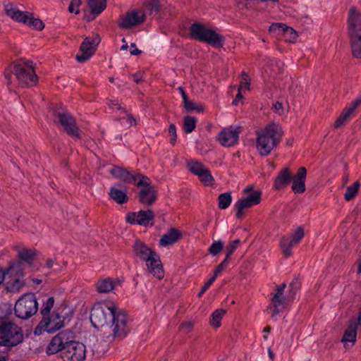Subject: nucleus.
<instances>
[{
    "mask_svg": "<svg viewBox=\"0 0 361 361\" xmlns=\"http://www.w3.org/2000/svg\"><path fill=\"white\" fill-rule=\"evenodd\" d=\"M183 106L185 110L188 112L193 111L201 112L203 111V107L201 105H197L193 102L190 101L188 98L183 101Z\"/></svg>",
    "mask_w": 361,
    "mask_h": 361,
    "instance_id": "nucleus-42",
    "label": "nucleus"
},
{
    "mask_svg": "<svg viewBox=\"0 0 361 361\" xmlns=\"http://www.w3.org/2000/svg\"><path fill=\"white\" fill-rule=\"evenodd\" d=\"M197 119L193 116H186L183 120V130L186 133H192L195 128Z\"/></svg>",
    "mask_w": 361,
    "mask_h": 361,
    "instance_id": "nucleus-38",
    "label": "nucleus"
},
{
    "mask_svg": "<svg viewBox=\"0 0 361 361\" xmlns=\"http://www.w3.org/2000/svg\"><path fill=\"white\" fill-rule=\"evenodd\" d=\"M188 167L191 173L196 176H198L206 168L201 162L195 160L188 161Z\"/></svg>",
    "mask_w": 361,
    "mask_h": 361,
    "instance_id": "nucleus-39",
    "label": "nucleus"
},
{
    "mask_svg": "<svg viewBox=\"0 0 361 361\" xmlns=\"http://www.w3.org/2000/svg\"><path fill=\"white\" fill-rule=\"evenodd\" d=\"M64 361H84L86 357V346L79 341H75L62 352Z\"/></svg>",
    "mask_w": 361,
    "mask_h": 361,
    "instance_id": "nucleus-16",
    "label": "nucleus"
},
{
    "mask_svg": "<svg viewBox=\"0 0 361 361\" xmlns=\"http://www.w3.org/2000/svg\"><path fill=\"white\" fill-rule=\"evenodd\" d=\"M358 324L361 325V309L358 315Z\"/></svg>",
    "mask_w": 361,
    "mask_h": 361,
    "instance_id": "nucleus-64",
    "label": "nucleus"
},
{
    "mask_svg": "<svg viewBox=\"0 0 361 361\" xmlns=\"http://www.w3.org/2000/svg\"><path fill=\"white\" fill-rule=\"evenodd\" d=\"M145 6L151 14L157 13L159 9V3L158 0H147L145 4Z\"/></svg>",
    "mask_w": 361,
    "mask_h": 361,
    "instance_id": "nucleus-44",
    "label": "nucleus"
},
{
    "mask_svg": "<svg viewBox=\"0 0 361 361\" xmlns=\"http://www.w3.org/2000/svg\"><path fill=\"white\" fill-rule=\"evenodd\" d=\"M271 33H276L279 36H283L286 41L293 43L298 37L297 32L290 27L283 23H273L269 29Z\"/></svg>",
    "mask_w": 361,
    "mask_h": 361,
    "instance_id": "nucleus-21",
    "label": "nucleus"
},
{
    "mask_svg": "<svg viewBox=\"0 0 361 361\" xmlns=\"http://www.w3.org/2000/svg\"><path fill=\"white\" fill-rule=\"evenodd\" d=\"M64 326V318L59 313L53 312L44 317L35 330V334L39 335L42 330L52 334Z\"/></svg>",
    "mask_w": 361,
    "mask_h": 361,
    "instance_id": "nucleus-13",
    "label": "nucleus"
},
{
    "mask_svg": "<svg viewBox=\"0 0 361 361\" xmlns=\"http://www.w3.org/2000/svg\"><path fill=\"white\" fill-rule=\"evenodd\" d=\"M232 196L230 192L221 193L218 197V205L221 209H227L231 204Z\"/></svg>",
    "mask_w": 361,
    "mask_h": 361,
    "instance_id": "nucleus-36",
    "label": "nucleus"
},
{
    "mask_svg": "<svg viewBox=\"0 0 361 361\" xmlns=\"http://www.w3.org/2000/svg\"><path fill=\"white\" fill-rule=\"evenodd\" d=\"M4 10L8 16L11 18L13 20L20 23L23 22L26 13V12L20 11L11 3L5 4Z\"/></svg>",
    "mask_w": 361,
    "mask_h": 361,
    "instance_id": "nucleus-29",
    "label": "nucleus"
},
{
    "mask_svg": "<svg viewBox=\"0 0 361 361\" xmlns=\"http://www.w3.org/2000/svg\"><path fill=\"white\" fill-rule=\"evenodd\" d=\"M134 81L136 83H139L142 80V75L140 73H136L133 75Z\"/></svg>",
    "mask_w": 361,
    "mask_h": 361,
    "instance_id": "nucleus-55",
    "label": "nucleus"
},
{
    "mask_svg": "<svg viewBox=\"0 0 361 361\" xmlns=\"http://www.w3.org/2000/svg\"><path fill=\"white\" fill-rule=\"evenodd\" d=\"M224 245V243L220 240L214 241L209 247L208 251L211 255H216L222 250Z\"/></svg>",
    "mask_w": 361,
    "mask_h": 361,
    "instance_id": "nucleus-43",
    "label": "nucleus"
},
{
    "mask_svg": "<svg viewBox=\"0 0 361 361\" xmlns=\"http://www.w3.org/2000/svg\"><path fill=\"white\" fill-rule=\"evenodd\" d=\"M6 276L10 279L6 283V289L11 293H18L25 286V271L21 262H11L5 269Z\"/></svg>",
    "mask_w": 361,
    "mask_h": 361,
    "instance_id": "nucleus-8",
    "label": "nucleus"
},
{
    "mask_svg": "<svg viewBox=\"0 0 361 361\" xmlns=\"http://www.w3.org/2000/svg\"><path fill=\"white\" fill-rule=\"evenodd\" d=\"M8 356L7 354L4 353L0 355V361H6Z\"/></svg>",
    "mask_w": 361,
    "mask_h": 361,
    "instance_id": "nucleus-60",
    "label": "nucleus"
},
{
    "mask_svg": "<svg viewBox=\"0 0 361 361\" xmlns=\"http://www.w3.org/2000/svg\"><path fill=\"white\" fill-rule=\"evenodd\" d=\"M109 195L111 200L120 204H122L128 200L126 192L119 190L116 187H111L110 188Z\"/></svg>",
    "mask_w": 361,
    "mask_h": 361,
    "instance_id": "nucleus-32",
    "label": "nucleus"
},
{
    "mask_svg": "<svg viewBox=\"0 0 361 361\" xmlns=\"http://www.w3.org/2000/svg\"><path fill=\"white\" fill-rule=\"evenodd\" d=\"M22 23L27 24L30 27L37 30H42L44 27V23L40 19L35 18L32 14H29L27 13H25Z\"/></svg>",
    "mask_w": 361,
    "mask_h": 361,
    "instance_id": "nucleus-33",
    "label": "nucleus"
},
{
    "mask_svg": "<svg viewBox=\"0 0 361 361\" xmlns=\"http://www.w3.org/2000/svg\"><path fill=\"white\" fill-rule=\"evenodd\" d=\"M116 283L110 278L99 280L96 284V289L99 293H107L115 288Z\"/></svg>",
    "mask_w": 361,
    "mask_h": 361,
    "instance_id": "nucleus-31",
    "label": "nucleus"
},
{
    "mask_svg": "<svg viewBox=\"0 0 361 361\" xmlns=\"http://www.w3.org/2000/svg\"><path fill=\"white\" fill-rule=\"evenodd\" d=\"M133 253L136 258L145 262L147 270L158 279L164 277V270L159 255L140 240H135Z\"/></svg>",
    "mask_w": 361,
    "mask_h": 361,
    "instance_id": "nucleus-4",
    "label": "nucleus"
},
{
    "mask_svg": "<svg viewBox=\"0 0 361 361\" xmlns=\"http://www.w3.org/2000/svg\"><path fill=\"white\" fill-rule=\"evenodd\" d=\"M228 262V259L226 258L216 267V268L214 270V274L213 276H215V278L219 276L221 272L224 270V269L226 267Z\"/></svg>",
    "mask_w": 361,
    "mask_h": 361,
    "instance_id": "nucleus-50",
    "label": "nucleus"
},
{
    "mask_svg": "<svg viewBox=\"0 0 361 361\" xmlns=\"http://www.w3.org/2000/svg\"><path fill=\"white\" fill-rule=\"evenodd\" d=\"M286 284L285 283L278 286L274 289V292L271 293V302L273 305V315L278 314L282 310L289 306L293 302L294 298V293L285 294V288Z\"/></svg>",
    "mask_w": 361,
    "mask_h": 361,
    "instance_id": "nucleus-10",
    "label": "nucleus"
},
{
    "mask_svg": "<svg viewBox=\"0 0 361 361\" xmlns=\"http://www.w3.org/2000/svg\"><path fill=\"white\" fill-rule=\"evenodd\" d=\"M240 133V128L230 126L219 133L218 140L224 147H231L238 142Z\"/></svg>",
    "mask_w": 361,
    "mask_h": 361,
    "instance_id": "nucleus-19",
    "label": "nucleus"
},
{
    "mask_svg": "<svg viewBox=\"0 0 361 361\" xmlns=\"http://www.w3.org/2000/svg\"><path fill=\"white\" fill-rule=\"evenodd\" d=\"M197 176L205 185H211L214 180L210 171L207 168H205Z\"/></svg>",
    "mask_w": 361,
    "mask_h": 361,
    "instance_id": "nucleus-40",
    "label": "nucleus"
},
{
    "mask_svg": "<svg viewBox=\"0 0 361 361\" xmlns=\"http://www.w3.org/2000/svg\"><path fill=\"white\" fill-rule=\"evenodd\" d=\"M54 121L61 125L70 136L74 138L80 137L79 128L76 126L75 118L69 112L56 111L54 114Z\"/></svg>",
    "mask_w": 361,
    "mask_h": 361,
    "instance_id": "nucleus-14",
    "label": "nucleus"
},
{
    "mask_svg": "<svg viewBox=\"0 0 361 361\" xmlns=\"http://www.w3.org/2000/svg\"><path fill=\"white\" fill-rule=\"evenodd\" d=\"M54 299L53 297L49 298L46 300V302H44L43 303V305H42V307L41 310V314L43 317L51 314L50 311L52 309V307H54Z\"/></svg>",
    "mask_w": 361,
    "mask_h": 361,
    "instance_id": "nucleus-41",
    "label": "nucleus"
},
{
    "mask_svg": "<svg viewBox=\"0 0 361 361\" xmlns=\"http://www.w3.org/2000/svg\"><path fill=\"white\" fill-rule=\"evenodd\" d=\"M268 354H269V357H270V359L274 360V354L270 348L268 349Z\"/></svg>",
    "mask_w": 361,
    "mask_h": 361,
    "instance_id": "nucleus-61",
    "label": "nucleus"
},
{
    "mask_svg": "<svg viewBox=\"0 0 361 361\" xmlns=\"http://www.w3.org/2000/svg\"><path fill=\"white\" fill-rule=\"evenodd\" d=\"M176 137H173V136H171V140H170V142H171L172 145H175L176 141Z\"/></svg>",
    "mask_w": 361,
    "mask_h": 361,
    "instance_id": "nucleus-63",
    "label": "nucleus"
},
{
    "mask_svg": "<svg viewBox=\"0 0 361 361\" xmlns=\"http://www.w3.org/2000/svg\"><path fill=\"white\" fill-rule=\"evenodd\" d=\"M250 78L249 75L245 73H242V80L240 82L238 90L240 92H243L245 90H247L250 89Z\"/></svg>",
    "mask_w": 361,
    "mask_h": 361,
    "instance_id": "nucleus-46",
    "label": "nucleus"
},
{
    "mask_svg": "<svg viewBox=\"0 0 361 361\" xmlns=\"http://www.w3.org/2000/svg\"><path fill=\"white\" fill-rule=\"evenodd\" d=\"M178 90L179 91V92L180 93L181 96H182V99H183V101L185 100L186 99H188V95L187 94L185 93L184 89L183 87L180 86L178 87Z\"/></svg>",
    "mask_w": 361,
    "mask_h": 361,
    "instance_id": "nucleus-57",
    "label": "nucleus"
},
{
    "mask_svg": "<svg viewBox=\"0 0 361 361\" xmlns=\"http://www.w3.org/2000/svg\"><path fill=\"white\" fill-rule=\"evenodd\" d=\"M80 0H72L69 6H68V11L70 13H75V14H78L79 11V6L80 4Z\"/></svg>",
    "mask_w": 361,
    "mask_h": 361,
    "instance_id": "nucleus-49",
    "label": "nucleus"
},
{
    "mask_svg": "<svg viewBox=\"0 0 361 361\" xmlns=\"http://www.w3.org/2000/svg\"><path fill=\"white\" fill-rule=\"evenodd\" d=\"M300 288V283L298 279H295L292 281V282L289 285V290L288 293H294V298H295V294L298 290Z\"/></svg>",
    "mask_w": 361,
    "mask_h": 361,
    "instance_id": "nucleus-48",
    "label": "nucleus"
},
{
    "mask_svg": "<svg viewBox=\"0 0 361 361\" xmlns=\"http://www.w3.org/2000/svg\"><path fill=\"white\" fill-rule=\"evenodd\" d=\"M145 20V13L140 10H131L121 16L118 26L128 29L142 23Z\"/></svg>",
    "mask_w": 361,
    "mask_h": 361,
    "instance_id": "nucleus-17",
    "label": "nucleus"
},
{
    "mask_svg": "<svg viewBox=\"0 0 361 361\" xmlns=\"http://www.w3.org/2000/svg\"><path fill=\"white\" fill-rule=\"evenodd\" d=\"M100 42L98 35L86 37L80 47V51L76 55L75 59L79 63L87 61L95 52L97 47Z\"/></svg>",
    "mask_w": 361,
    "mask_h": 361,
    "instance_id": "nucleus-15",
    "label": "nucleus"
},
{
    "mask_svg": "<svg viewBox=\"0 0 361 361\" xmlns=\"http://www.w3.org/2000/svg\"><path fill=\"white\" fill-rule=\"evenodd\" d=\"M140 53H141V51H140V50H139V49L136 47V46H135V44L134 43H132V44H130V54H131L132 55H138V54H140Z\"/></svg>",
    "mask_w": 361,
    "mask_h": 361,
    "instance_id": "nucleus-53",
    "label": "nucleus"
},
{
    "mask_svg": "<svg viewBox=\"0 0 361 361\" xmlns=\"http://www.w3.org/2000/svg\"><path fill=\"white\" fill-rule=\"evenodd\" d=\"M360 104L361 99H357L353 101L349 106L346 107L336 120L334 128H338L343 125L350 118V115Z\"/></svg>",
    "mask_w": 361,
    "mask_h": 361,
    "instance_id": "nucleus-24",
    "label": "nucleus"
},
{
    "mask_svg": "<svg viewBox=\"0 0 361 361\" xmlns=\"http://www.w3.org/2000/svg\"><path fill=\"white\" fill-rule=\"evenodd\" d=\"M87 4L91 11V16L87 18L88 21L94 19L106 7V0H88Z\"/></svg>",
    "mask_w": 361,
    "mask_h": 361,
    "instance_id": "nucleus-27",
    "label": "nucleus"
},
{
    "mask_svg": "<svg viewBox=\"0 0 361 361\" xmlns=\"http://www.w3.org/2000/svg\"><path fill=\"white\" fill-rule=\"evenodd\" d=\"M75 334L71 330H65L56 334L49 342L47 348V353L55 354L61 350L64 351L66 346L75 342Z\"/></svg>",
    "mask_w": 361,
    "mask_h": 361,
    "instance_id": "nucleus-11",
    "label": "nucleus"
},
{
    "mask_svg": "<svg viewBox=\"0 0 361 361\" xmlns=\"http://www.w3.org/2000/svg\"><path fill=\"white\" fill-rule=\"evenodd\" d=\"M357 329V325L356 324L355 322H352L349 324L341 339V341L344 343L345 346L346 345L347 343H351L353 344L355 342Z\"/></svg>",
    "mask_w": 361,
    "mask_h": 361,
    "instance_id": "nucleus-30",
    "label": "nucleus"
},
{
    "mask_svg": "<svg viewBox=\"0 0 361 361\" xmlns=\"http://www.w3.org/2000/svg\"><path fill=\"white\" fill-rule=\"evenodd\" d=\"M215 280V276H212V278H210L209 280L202 287L200 292L198 293V297H201L204 293V292L210 287V286L214 283Z\"/></svg>",
    "mask_w": 361,
    "mask_h": 361,
    "instance_id": "nucleus-51",
    "label": "nucleus"
},
{
    "mask_svg": "<svg viewBox=\"0 0 361 361\" xmlns=\"http://www.w3.org/2000/svg\"><path fill=\"white\" fill-rule=\"evenodd\" d=\"M182 236L180 232L176 229L171 228L166 233L162 235L159 240L161 246H167L176 243Z\"/></svg>",
    "mask_w": 361,
    "mask_h": 361,
    "instance_id": "nucleus-28",
    "label": "nucleus"
},
{
    "mask_svg": "<svg viewBox=\"0 0 361 361\" xmlns=\"http://www.w3.org/2000/svg\"><path fill=\"white\" fill-rule=\"evenodd\" d=\"M128 119H129V123H130V126H133V125L135 124L136 122H135V120L133 118L130 117Z\"/></svg>",
    "mask_w": 361,
    "mask_h": 361,
    "instance_id": "nucleus-62",
    "label": "nucleus"
},
{
    "mask_svg": "<svg viewBox=\"0 0 361 361\" xmlns=\"http://www.w3.org/2000/svg\"><path fill=\"white\" fill-rule=\"evenodd\" d=\"M348 28L353 56L361 59V13L355 7L348 11Z\"/></svg>",
    "mask_w": 361,
    "mask_h": 361,
    "instance_id": "nucleus-5",
    "label": "nucleus"
},
{
    "mask_svg": "<svg viewBox=\"0 0 361 361\" xmlns=\"http://www.w3.org/2000/svg\"><path fill=\"white\" fill-rule=\"evenodd\" d=\"M239 243L240 240L238 239L234 240L230 243L229 245L226 248V258L229 259L231 255L238 247Z\"/></svg>",
    "mask_w": 361,
    "mask_h": 361,
    "instance_id": "nucleus-47",
    "label": "nucleus"
},
{
    "mask_svg": "<svg viewBox=\"0 0 361 361\" xmlns=\"http://www.w3.org/2000/svg\"><path fill=\"white\" fill-rule=\"evenodd\" d=\"M109 173L116 178L122 181L140 185H147L148 184V178L140 173H132L129 171L119 166H113Z\"/></svg>",
    "mask_w": 361,
    "mask_h": 361,
    "instance_id": "nucleus-12",
    "label": "nucleus"
},
{
    "mask_svg": "<svg viewBox=\"0 0 361 361\" xmlns=\"http://www.w3.org/2000/svg\"><path fill=\"white\" fill-rule=\"evenodd\" d=\"M193 327V323L191 321H186L180 324V328L190 331Z\"/></svg>",
    "mask_w": 361,
    "mask_h": 361,
    "instance_id": "nucleus-52",
    "label": "nucleus"
},
{
    "mask_svg": "<svg viewBox=\"0 0 361 361\" xmlns=\"http://www.w3.org/2000/svg\"><path fill=\"white\" fill-rule=\"evenodd\" d=\"M140 193V200L142 204H152L156 200L157 195L154 188L149 186V179L148 178V184L143 185Z\"/></svg>",
    "mask_w": 361,
    "mask_h": 361,
    "instance_id": "nucleus-26",
    "label": "nucleus"
},
{
    "mask_svg": "<svg viewBox=\"0 0 361 361\" xmlns=\"http://www.w3.org/2000/svg\"><path fill=\"white\" fill-rule=\"evenodd\" d=\"M296 244L292 241L290 237L283 236L281 239L280 246L285 257H288L292 255V247Z\"/></svg>",
    "mask_w": 361,
    "mask_h": 361,
    "instance_id": "nucleus-34",
    "label": "nucleus"
},
{
    "mask_svg": "<svg viewBox=\"0 0 361 361\" xmlns=\"http://www.w3.org/2000/svg\"><path fill=\"white\" fill-rule=\"evenodd\" d=\"M154 214L151 210H140L138 212H130L126 215V221L130 224L147 226L153 220Z\"/></svg>",
    "mask_w": 361,
    "mask_h": 361,
    "instance_id": "nucleus-20",
    "label": "nucleus"
},
{
    "mask_svg": "<svg viewBox=\"0 0 361 361\" xmlns=\"http://www.w3.org/2000/svg\"><path fill=\"white\" fill-rule=\"evenodd\" d=\"M292 180V174L288 167L283 169L274 179L273 188L276 190L286 188Z\"/></svg>",
    "mask_w": 361,
    "mask_h": 361,
    "instance_id": "nucleus-23",
    "label": "nucleus"
},
{
    "mask_svg": "<svg viewBox=\"0 0 361 361\" xmlns=\"http://www.w3.org/2000/svg\"><path fill=\"white\" fill-rule=\"evenodd\" d=\"M242 92H240V90H238V93L237 94L235 99L233 101V105H237L239 100L243 99V96L241 94Z\"/></svg>",
    "mask_w": 361,
    "mask_h": 361,
    "instance_id": "nucleus-58",
    "label": "nucleus"
},
{
    "mask_svg": "<svg viewBox=\"0 0 361 361\" xmlns=\"http://www.w3.org/2000/svg\"><path fill=\"white\" fill-rule=\"evenodd\" d=\"M38 310V303L35 295L26 293L22 295L16 302L14 311L16 315L23 319H27L34 315Z\"/></svg>",
    "mask_w": 361,
    "mask_h": 361,
    "instance_id": "nucleus-9",
    "label": "nucleus"
},
{
    "mask_svg": "<svg viewBox=\"0 0 361 361\" xmlns=\"http://www.w3.org/2000/svg\"><path fill=\"white\" fill-rule=\"evenodd\" d=\"M273 108L278 112L280 113V111H283V106L282 104L279 102H276L273 104Z\"/></svg>",
    "mask_w": 361,
    "mask_h": 361,
    "instance_id": "nucleus-56",
    "label": "nucleus"
},
{
    "mask_svg": "<svg viewBox=\"0 0 361 361\" xmlns=\"http://www.w3.org/2000/svg\"><path fill=\"white\" fill-rule=\"evenodd\" d=\"M21 329L12 322H3L0 324V345L7 348L14 347L23 341Z\"/></svg>",
    "mask_w": 361,
    "mask_h": 361,
    "instance_id": "nucleus-7",
    "label": "nucleus"
},
{
    "mask_svg": "<svg viewBox=\"0 0 361 361\" xmlns=\"http://www.w3.org/2000/svg\"><path fill=\"white\" fill-rule=\"evenodd\" d=\"M261 200V192L254 191L245 197L239 199L234 205L237 219H241L245 209L258 204Z\"/></svg>",
    "mask_w": 361,
    "mask_h": 361,
    "instance_id": "nucleus-18",
    "label": "nucleus"
},
{
    "mask_svg": "<svg viewBox=\"0 0 361 361\" xmlns=\"http://www.w3.org/2000/svg\"><path fill=\"white\" fill-rule=\"evenodd\" d=\"M256 148L261 156L269 155L281 142L283 130L276 123H270L257 132Z\"/></svg>",
    "mask_w": 361,
    "mask_h": 361,
    "instance_id": "nucleus-3",
    "label": "nucleus"
},
{
    "mask_svg": "<svg viewBox=\"0 0 361 361\" xmlns=\"http://www.w3.org/2000/svg\"><path fill=\"white\" fill-rule=\"evenodd\" d=\"M190 32V37L192 39L202 42H206L216 48L223 47L224 37L201 23H195L192 24Z\"/></svg>",
    "mask_w": 361,
    "mask_h": 361,
    "instance_id": "nucleus-6",
    "label": "nucleus"
},
{
    "mask_svg": "<svg viewBox=\"0 0 361 361\" xmlns=\"http://www.w3.org/2000/svg\"><path fill=\"white\" fill-rule=\"evenodd\" d=\"M225 314L226 310L223 309L216 310L211 315L210 324L215 328L219 327L221 326V320Z\"/></svg>",
    "mask_w": 361,
    "mask_h": 361,
    "instance_id": "nucleus-35",
    "label": "nucleus"
},
{
    "mask_svg": "<svg viewBox=\"0 0 361 361\" xmlns=\"http://www.w3.org/2000/svg\"><path fill=\"white\" fill-rule=\"evenodd\" d=\"M304 235L305 233L302 227L299 226L293 231L292 236L290 238L292 239V241H293V243H295L297 245L302 240Z\"/></svg>",
    "mask_w": 361,
    "mask_h": 361,
    "instance_id": "nucleus-45",
    "label": "nucleus"
},
{
    "mask_svg": "<svg viewBox=\"0 0 361 361\" xmlns=\"http://www.w3.org/2000/svg\"><path fill=\"white\" fill-rule=\"evenodd\" d=\"M307 169L305 167L298 169L297 173L292 176V190L295 193H302L305 191V180Z\"/></svg>",
    "mask_w": 361,
    "mask_h": 361,
    "instance_id": "nucleus-22",
    "label": "nucleus"
},
{
    "mask_svg": "<svg viewBox=\"0 0 361 361\" xmlns=\"http://www.w3.org/2000/svg\"><path fill=\"white\" fill-rule=\"evenodd\" d=\"M360 184L358 181L355 182L352 185L348 186L346 188V192L344 194V198L346 201H350L357 195L360 188Z\"/></svg>",
    "mask_w": 361,
    "mask_h": 361,
    "instance_id": "nucleus-37",
    "label": "nucleus"
},
{
    "mask_svg": "<svg viewBox=\"0 0 361 361\" xmlns=\"http://www.w3.org/2000/svg\"><path fill=\"white\" fill-rule=\"evenodd\" d=\"M54 262L51 259H48L46 262V266L48 269L53 267Z\"/></svg>",
    "mask_w": 361,
    "mask_h": 361,
    "instance_id": "nucleus-59",
    "label": "nucleus"
},
{
    "mask_svg": "<svg viewBox=\"0 0 361 361\" xmlns=\"http://www.w3.org/2000/svg\"><path fill=\"white\" fill-rule=\"evenodd\" d=\"M13 74L15 75L18 85L23 87L35 86L38 82L34 64L30 60L20 59L13 66L5 70L4 76L8 85L12 83Z\"/></svg>",
    "mask_w": 361,
    "mask_h": 361,
    "instance_id": "nucleus-2",
    "label": "nucleus"
},
{
    "mask_svg": "<svg viewBox=\"0 0 361 361\" xmlns=\"http://www.w3.org/2000/svg\"><path fill=\"white\" fill-rule=\"evenodd\" d=\"M169 133L171 136L177 137L176 128L174 124H171L169 128Z\"/></svg>",
    "mask_w": 361,
    "mask_h": 361,
    "instance_id": "nucleus-54",
    "label": "nucleus"
},
{
    "mask_svg": "<svg viewBox=\"0 0 361 361\" xmlns=\"http://www.w3.org/2000/svg\"><path fill=\"white\" fill-rule=\"evenodd\" d=\"M90 321L97 329L110 325L114 338H123L130 331L126 312L111 302L94 304L91 310Z\"/></svg>",
    "mask_w": 361,
    "mask_h": 361,
    "instance_id": "nucleus-1",
    "label": "nucleus"
},
{
    "mask_svg": "<svg viewBox=\"0 0 361 361\" xmlns=\"http://www.w3.org/2000/svg\"><path fill=\"white\" fill-rule=\"evenodd\" d=\"M36 255V251L32 249L23 248L18 251V260L15 262H21L23 271L27 266L31 265Z\"/></svg>",
    "mask_w": 361,
    "mask_h": 361,
    "instance_id": "nucleus-25",
    "label": "nucleus"
}]
</instances>
